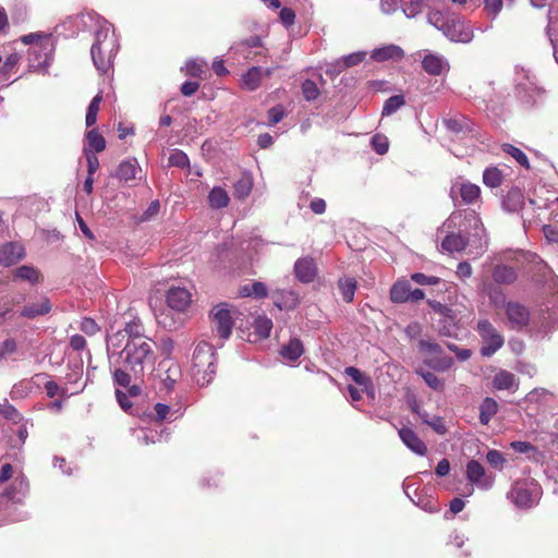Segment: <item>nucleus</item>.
<instances>
[{
    "mask_svg": "<svg viewBox=\"0 0 558 558\" xmlns=\"http://www.w3.org/2000/svg\"><path fill=\"white\" fill-rule=\"evenodd\" d=\"M116 368L113 371V380L117 385L121 387H128L131 383V375L129 374V369L125 367L122 368L123 365H114Z\"/></svg>",
    "mask_w": 558,
    "mask_h": 558,
    "instance_id": "a18cd8bd",
    "label": "nucleus"
},
{
    "mask_svg": "<svg viewBox=\"0 0 558 558\" xmlns=\"http://www.w3.org/2000/svg\"><path fill=\"white\" fill-rule=\"evenodd\" d=\"M81 329L86 335L92 336V335H95L99 330V327L93 319L84 318L81 323Z\"/></svg>",
    "mask_w": 558,
    "mask_h": 558,
    "instance_id": "0e129e2a",
    "label": "nucleus"
},
{
    "mask_svg": "<svg viewBox=\"0 0 558 558\" xmlns=\"http://www.w3.org/2000/svg\"><path fill=\"white\" fill-rule=\"evenodd\" d=\"M294 272L300 281L305 283L312 282L317 274L314 259L310 257L298 259L294 264Z\"/></svg>",
    "mask_w": 558,
    "mask_h": 558,
    "instance_id": "a211bd4d",
    "label": "nucleus"
},
{
    "mask_svg": "<svg viewBox=\"0 0 558 558\" xmlns=\"http://www.w3.org/2000/svg\"><path fill=\"white\" fill-rule=\"evenodd\" d=\"M213 324L222 339H228L232 332L233 320L227 304H219L211 311Z\"/></svg>",
    "mask_w": 558,
    "mask_h": 558,
    "instance_id": "9d476101",
    "label": "nucleus"
},
{
    "mask_svg": "<svg viewBox=\"0 0 558 558\" xmlns=\"http://www.w3.org/2000/svg\"><path fill=\"white\" fill-rule=\"evenodd\" d=\"M54 47L50 36L32 46L28 50L29 70L38 71L47 69L52 60Z\"/></svg>",
    "mask_w": 558,
    "mask_h": 558,
    "instance_id": "423d86ee",
    "label": "nucleus"
},
{
    "mask_svg": "<svg viewBox=\"0 0 558 558\" xmlns=\"http://www.w3.org/2000/svg\"><path fill=\"white\" fill-rule=\"evenodd\" d=\"M484 5L488 14L496 17L502 9V0H484Z\"/></svg>",
    "mask_w": 558,
    "mask_h": 558,
    "instance_id": "052dcab7",
    "label": "nucleus"
},
{
    "mask_svg": "<svg viewBox=\"0 0 558 558\" xmlns=\"http://www.w3.org/2000/svg\"><path fill=\"white\" fill-rule=\"evenodd\" d=\"M101 100H102V96L99 93L90 101V104L87 108V113H86V120H85L86 126H92L96 123L97 114L99 111V106H100Z\"/></svg>",
    "mask_w": 558,
    "mask_h": 558,
    "instance_id": "ea45409f",
    "label": "nucleus"
},
{
    "mask_svg": "<svg viewBox=\"0 0 558 558\" xmlns=\"http://www.w3.org/2000/svg\"><path fill=\"white\" fill-rule=\"evenodd\" d=\"M504 208L509 213H517L524 205V196L519 189L510 190L504 198Z\"/></svg>",
    "mask_w": 558,
    "mask_h": 558,
    "instance_id": "4be33fe9",
    "label": "nucleus"
},
{
    "mask_svg": "<svg viewBox=\"0 0 558 558\" xmlns=\"http://www.w3.org/2000/svg\"><path fill=\"white\" fill-rule=\"evenodd\" d=\"M542 496L539 484L531 477L522 478L512 485L507 497L521 509H529L536 506Z\"/></svg>",
    "mask_w": 558,
    "mask_h": 558,
    "instance_id": "20e7f679",
    "label": "nucleus"
},
{
    "mask_svg": "<svg viewBox=\"0 0 558 558\" xmlns=\"http://www.w3.org/2000/svg\"><path fill=\"white\" fill-rule=\"evenodd\" d=\"M402 0H380V9L385 14H391L397 11Z\"/></svg>",
    "mask_w": 558,
    "mask_h": 558,
    "instance_id": "e2e57ef3",
    "label": "nucleus"
},
{
    "mask_svg": "<svg viewBox=\"0 0 558 558\" xmlns=\"http://www.w3.org/2000/svg\"><path fill=\"white\" fill-rule=\"evenodd\" d=\"M411 284L407 280L397 281L390 289V300L393 303H404L409 301Z\"/></svg>",
    "mask_w": 558,
    "mask_h": 558,
    "instance_id": "b1692460",
    "label": "nucleus"
},
{
    "mask_svg": "<svg viewBox=\"0 0 558 558\" xmlns=\"http://www.w3.org/2000/svg\"><path fill=\"white\" fill-rule=\"evenodd\" d=\"M507 324L511 329L521 330L529 326L531 319L530 310L519 302L505 303Z\"/></svg>",
    "mask_w": 558,
    "mask_h": 558,
    "instance_id": "0eeeda50",
    "label": "nucleus"
},
{
    "mask_svg": "<svg viewBox=\"0 0 558 558\" xmlns=\"http://www.w3.org/2000/svg\"><path fill=\"white\" fill-rule=\"evenodd\" d=\"M465 475L470 483L481 489H489L493 486L494 477L487 474L484 466L476 460L468 462Z\"/></svg>",
    "mask_w": 558,
    "mask_h": 558,
    "instance_id": "f8f14e48",
    "label": "nucleus"
},
{
    "mask_svg": "<svg viewBox=\"0 0 558 558\" xmlns=\"http://www.w3.org/2000/svg\"><path fill=\"white\" fill-rule=\"evenodd\" d=\"M502 150L505 153H507L508 155H510L511 157H513L524 168L530 167L529 159H527L526 155L521 149H519L510 144H505L502 146Z\"/></svg>",
    "mask_w": 558,
    "mask_h": 558,
    "instance_id": "c03bdc74",
    "label": "nucleus"
},
{
    "mask_svg": "<svg viewBox=\"0 0 558 558\" xmlns=\"http://www.w3.org/2000/svg\"><path fill=\"white\" fill-rule=\"evenodd\" d=\"M192 295L185 288H170L167 292V304L175 312H184L191 304Z\"/></svg>",
    "mask_w": 558,
    "mask_h": 558,
    "instance_id": "2eb2a0df",
    "label": "nucleus"
},
{
    "mask_svg": "<svg viewBox=\"0 0 558 558\" xmlns=\"http://www.w3.org/2000/svg\"><path fill=\"white\" fill-rule=\"evenodd\" d=\"M424 423L432 427L439 435L447 433L446 423L440 416H432L430 420H424Z\"/></svg>",
    "mask_w": 558,
    "mask_h": 558,
    "instance_id": "603ef678",
    "label": "nucleus"
},
{
    "mask_svg": "<svg viewBox=\"0 0 558 558\" xmlns=\"http://www.w3.org/2000/svg\"><path fill=\"white\" fill-rule=\"evenodd\" d=\"M493 386L498 390H517L519 387L518 379L514 374L500 369L493 378Z\"/></svg>",
    "mask_w": 558,
    "mask_h": 558,
    "instance_id": "412c9836",
    "label": "nucleus"
},
{
    "mask_svg": "<svg viewBox=\"0 0 558 558\" xmlns=\"http://www.w3.org/2000/svg\"><path fill=\"white\" fill-rule=\"evenodd\" d=\"M502 181L504 174L497 167H489L483 173V182L490 189L500 186Z\"/></svg>",
    "mask_w": 558,
    "mask_h": 558,
    "instance_id": "f704fd0d",
    "label": "nucleus"
},
{
    "mask_svg": "<svg viewBox=\"0 0 558 558\" xmlns=\"http://www.w3.org/2000/svg\"><path fill=\"white\" fill-rule=\"evenodd\" d=\"M116 333H124L125 340L135 338H146L143 336V327L140 320H132L125 324L122 330H118ZM126 341H124L125 343Z\"/></svg>",
    "mask_w": 558,
    "mask_h": 558,
    "instance_id": "4c0bfd02",
    "label": "nucleus"
},
{
    "mask_svg": "<svg viewBox=\"0 0 558 558\" xmlns=\"http://www.w3.org/2000/svg\"><path fill=\"white\" fill-rule=\"evenodd\" d=\"M399 436L402 442L414 453L425 456L427 452L426 445L420 439L416 433L408 427L399 429Z\"/></svg>",
    "mask_w": 558,
    "mask_h": 558,
    "instance_id": "6ab92c4d",
    "label": "nucleus"
},
{
    "mask_svg": "<svg viewBox=\"0 0 558 558\" xmlns=\"http://www.w3.org/2000/svg\"><path fill=\"white\" fill-rule=\"evenodd\" d=\"M544 235L549 242H558V227L550 225L544 226Z\"/></svg>",
    "mask_w": 558,
    "mask_h": 558,
    "instance_id": "774afa93",
    "label": "nucleus"
},
{
    "mask_svg": "<svg viewBox=\"0 0 558 558\" xmlns=\"http://www.w3.org/2000/svg\"><path fill=\"white\" fill-rule=\"evenodd\" d=\"M366 52L359 51L351 54H348L343 57L341 60L337 62L338 72H341L342 70L356 65L361 63L365 59Z\"/></svg>",
    "mask_w": 558,
    "mask_h": 558,
    "instance_id": "58836bf2",
    "label": "nucleus"
},
{
    "mask_svg": "<svg viewBox=\"0 0 558 558\" xmlns=\"http://www.w3.org/2000/svg\"><path fill=\"white\" fill-rule=\"evenodd\" d=\"M84 154H85L86 160H87V172H88V175H94V173L99 168L98 158L95 156V154L88 153V149H85Z\"/></svg>",
    "mask_w": 558,
    "mask_h": 558,
    "instance_id": "680f3d73",
    "label": "nucleus"
},
{
    "mask_svg": "<svg viewBox=\"0 0 558 558\" xmlns=\"http://www.w3.org/2000/svg\"><path fill=\"white\" fill-rule=\"evenodd\" d=\"M24 248L17 243H7L0 247V264L10 266L17 263L24 256Z\"/></svg>",
    "mask_w": 558,
    "mask_h": 558,
    "instance_id": "aec40b11",
    "label": "nucleus"
},
{
    "mask_svg": "<svg viewBox=\"0 0 558 558\" xmlns=\"http://www.w3.org/2000/svg\"><path fill=\"white\" fill-rule=\"evenodd\" d=\"M280 354L288 361H296L303 354V344L299 339H291L282 347Z\"/></svg>",
    "mask_w": 558,
    "mask_h": 558,
    "instance_id": "c85d7f7f",
    "label": "nucleus"
},
{
    "mask_svg": "<svg viewBox=\"0 0 558 558\" xmlns=\"http://www.w3.org/2000/svg\"><path fill=\"white\" fill-rule=\"evenodd\" d=\"M253 187V179L250 174L244 173L234 184V196L243 199L247 197Z\"/></svg>",
    "mask_w": 558,
    "mask_h": 558,
    "instance_id": "72a5a7b5",
    "label": "nucleus"
},
{
    "mask_svg": "<svg viewBox=\"0 0 558 558\" xmlns=\"http://www.w3.org/2000/svg\"><path fill=\"white\" fill-rule=\"evenodd\" d=\"M169 163L174 167L184 168L189 165V158L183 151L174 150L169 157Z\"/></svg>",
    "mask_w": 558,
    "mask_h": 558,
    "instance_id": "3c124183",
    "label": "nucleus"
},
{
    "mask_svg": "<svg viewBox=\"0 0 558 558\" xmlns=\"http://www.w3.org/2000/svg\"><path fill=\"white\" fill-rule=\"evenodd\" d=\"M230 202L228 192L221 186H215L208 195V203L213 209H221Z\"/></svg>",
    "mask_w": 558,
    "mask_h": 558,
    "instance_id": "a878e982",
    "label": "nucleus"
},
{
    "mask_svg": "<svg viewBox=\"0 0 558 558\" xmlns=\"http://www.w3.org/2000/svg\"><path fill=\"white\" fill-rule=\"evenodd\" d=\"M302 92L306 100H314L318 97L319 90L313 81L306 80L302 85Z\"/></svg>",
    "mask_w": 558,
    "mask_h": 558,
    "instance_id": "09e8293b",
    "label": "nucleus"
},
{
    "mask_svg": "<svg viewBox=\"0 0 558 558\" xmlns=\"http://www.w3.org/2000/svg\"><path fill=\"white\" fill-rule=\"evenodd\" d=\"M476 330L482 340L481 354L483 356L494 355L504 345V336L489 320H480Z\"/></svg>",
    "mask_w": 558,
    "mask_h": 558,
    "instance_id": "39448f33",
    "label": "nucleus"
},
{
    "mask_svg": "<svg viewBox=\"0 0 558 558\" xmlns=\"http://www.w3.org/2000/svg\"><path fill=\"white\" fill-rule=\"evenodd\" d=\"M424 379V381L427 384L428 387L432 389L438 390L442 387V381L433 373L430 372H417Z\"/></svg>",
    "mask_w": 558,
    "mask_h": 558,
    "instance_id": "5fc2aeb1",
    "label": "nucleus"
},
{
    "mask_svg": "<svg viewBox=\"0 0 558 558\" xmlns=\"http://www.w3.org/2000/svg\"><path fill=\"white\" fill-rule=\"evenodd\" d=\"M493 278L497 283L511 284L517 280V272L509 266H497L493 271Z\"/></svg>",
    "mask_w": 558,
    "mask_h": 558,
    "instance_id": "c756f323",
    "label": "nucleus"
},
{
    "mask_svg": "<svg viewBox=\"0 0 558 558\" xmlns=\"http://www.w3.org/2000/svg\"><path fill=\"white\" fill-rule=\"evenodd\" d=\"M272 322L266 316H258L254 320L255 332L262 337L267 338L270 335Z\"/></svg>",
    "mask_w": 558,
    "mask_h": 558,
    "instance_id": "a19ab883",
    "label": "nucleus"
},
{
    "mask_svg": "<svg viewBox=\"0 0 558 558\" xmlns=\"http://www.w3.org/2000/svg\"><path fill=\"white\" fill-rule=\"evenodd\" d=\"M106 148V141L101 134L98 133L97 130H90L86 134V145L85 149H88V153H100Z\"/></svg>",
    "mask_w": 558,
    "mask_h": 558,
    "instance_id": "cd10ccee",
    "label": "nucleus"
},
{
    "mask_svg": "<svg viewBox=\"0 0 558 558\" xmlns=\"http://www.w3.org/2000/svg\"><path fill=\"white\" fill-rule=\"evenodd\" d=\"M514 82L519 95L522 94L526 97L527 101L533 99L534 94L537 92V86L534 77L530 75L529 71H525L524 69L517 71Z\"/></svg>",
    "mask_w": 558,
    "mask_h": 558,
    "instance_id": "dca6fc26",
    "label": "nucleus"
},
{
    "mask_svg": "<svg viewBox=\"0 0 558 558\" xmlns=\"http://www.w3.org/2000/svg\"><path fill=\"white\" fill-rule=\"evenodd\" d=\"M420 350L425 354L436 355L435 357L426 359L425 363L436 371H446L452 365V359L449 356H438L441 348L438 343L430 340H421Z\"/></svg>",
    "mask_w": 558,
    "mask_h": 558,
    "instance_id": "1a4fd4ad",
    "label": "nucleus"
},
{
    "mask_svg": "<svg viewBox=\"0 0 558 558\" xmlns=\"http://www.w3.org/2000/svg\"><path fill=\"white\" fill-rule=\"evenodd\" d=\"M345 374L352 378L354 383H356L360 386H367L369 383V379L362 373L360 369L355 367H347Z\"/></svg>",
    "mask_w": 558,
    "mask_h": 558,
    "instance_id": "8fccbe9b",
    "label": "nucleus"
},
{
    "mask_svg": "<svg viewBox=\"0 0 558 558\" xmlns=\"http://www.w3.org/2000/svg\"><path fill=\"white\" fill-rule=\"evenodd\" d=\"M206 62L204 60H189L185 63V74L194 77H202L205 73Z\"/></svg>",
    "mask_w": 558,
    "mask_h": 558,
    "instance_id": "79ce46f5",
    "label": "nucleus"
},
{
    "mask_svg": "<svg viewBox=\"0 0 558 558\" xmlns=\"http://www.w3.org/2000/svg\"><path fill=\"white\" fill-rule=\"evenodd\" d=\"M17 345L14 339H5L0 344V359H5L9 355H12L13 353H15Z\"/></svg>",
    "mask_w": 558,
    "mask_h": 558,
    "instance_id": "6e6d98bb",
    "label": "nucleus"
},
{
    "mask_svg": "<svg viewBox=\"0 0 558 558\" xmlns=\"http://www.w3.org/2000/svg\"><path fill=\"white\" fill-rule=\"evenodd\" d=\"M422 68L429 75L438 76L447 73L450 65L442 54L427 50L422 58Z\"/></svg>",
    "mask_w": 558,
    "mask_h": 558,
    "instance_id": "ddd939ff",
    "label": "nucleus"
},
{
    "mask_svg": "<svg viewBox=\"0 0 558 558\" xmlns=\"http://www.w3.org/2000/svg\"><path fill=\"white\" fill-rule=\"evenodd\" d=\"M404 105V98L401 95H395L385 101L383 107V116H390L395 113Z\"/></svg>",
    "mask_w": 558,
    "mask_h": 558,
    "instance_id": "37998d69",
    "label": "nucleus"
},
{
    "mask_svg": "<svg viewBox=\"0 0 558 558\" xmlns=\"http://www.w3.org/2000/svg\"><path fill=\"white\" fill-rule=\"evenodd\" d=\"M20 62V56L17 53H11L4 61L1 70V75L7 76Z\"/></svg>",
    "mask_w": 558,
    "mask_h": 558,
    "instance_id": "bf43d9fd",
    "label": "nucleus"
},
{
    "mask_svg": "<svg viewBox=\"0 0 558 558\" xmlns=\"http://www.w3.org/2000/svg\"><path fill=\"white\" fill-rule=\"evenodd\" d=\"M411 278L414 282L422 284V286H425V284L435 286L439 282V278L434 277V276H426L422 272L413 274Z\"/></svg>",
    "mask_w": 558,
    "mask_h": 558,
    "instance_id": "4d7b16f0",
    "label": "nucleus"
},
{
    "mask_svg": "<svg viewBox=\"0 0 558 558\" xmlns=\"http://www.w3.org/2000/svg\"><path fill=\"white\" fill-rule=\"evenodd\" d=\"M124 333L107 337V353L111 365H123L135 379L142 378L156 360L154 343L148 338L128 339Z\"/></svg>",
    "mask_w": 558,
    "mask_h": 558,
    "instance_id": "f257e3e1",
    "label": "nucleus"
},
{
    "mask_svg": "<svg viewBox=\"0 0 558 558\" xmlns=\"http://www.w3.org/2000/svg\"><path fill=\"white\" fill-rule=\"evenodd\" d=\"M450 196L453 202L460 197L463 204H474L481 196V189L471 182L458 180L451 185Z\"/></svg>",
    "mask_w": 558,
    "mask_h": 558,
    "instance_id": "9b49d317",
    "label": "nucleus"
},
{
    "mask_svg": "<svg viewBox=\"0 0 558 558\" xmlns=\"http://www.w3.org/2000/svg\"><path fill=\"white\" fill-rule=\"evenodd\" d=\"M28 436L26 425L22 424L19 426L16 430V437H11L9 439V444L12 448H20L24 445L26 438Z\"/></svg>",
    "mask_w": 558,
    "mask_h": 558,
    "instance_id": "de8ad7c7",
    "label": "nucleus"
},
{
    "mask_svg": "<svg viewBox=\"0 0 558 558\" xmlns=\"http://www.w3.org/2000/svg\"><path fill=\"white\" fill-rule=\"evenodd\" d=\"M372 146L377 154L384 155L389 148L388 138L385 135L376 134L372 138Z\"/></svg>",
    "mask_w": 558,
    "mask_h": 558,
    "instance_id": "49530a36",
    "label": "nucleus"
},
{
    "mask_svg": "<svg viewBox=\"0 0 558 558\" xmlns=\"http://www.w3.org/2000/svg\"><path fill=\"white\" fill-rule=\"evenodd\" d=\"M486 460L492 466L496 469H502V465L505 463V458L502 453L495 449H492L487 452Z\"/></svg>",
    "mask_w": 558,
    "mask_h": 558,
    "instance_id": "864d4df0",
    "label": "nucleus"
},
{
    "mask_svg": "<svg viewBox=\"0 0 558 558\" xmlns=\"http://www.w3.org/2000/svg\"><path fill=\"white\" fill-rule=\"evenodd\" d=\"M441 246L444 250L450 253L460 252L465 248L466 241L464 236H462L461 234L451 233L444 239Z\"/></svg>",
    "mask_w": 558,
    "mask_h": 558,
    "instance_id": "2f4dec72",
    "label": "nucleus"
},
{
    "mask_svg": "<svg viewBox=\"0 0 558 558\" xmlns=\"http://www.w3.org/2000/svg\"><path fill=\"white\" fill-rule=\"evenodd\" d=\"M141 169L138 167V163L136 159H129L125 161H122L117 170V177L120 180H123L125 182L133 180L136 178L137 172H140Z\"/></svg>",
    "mask_w": 558,
    "mask_h": 558,
    "instance_id": "393cba45",
    "label": "nucleus"
},
{
    "mask_svg": "<svg viewBox=\"0 0 558 558\" xmlns=\"http://www.w3.org/2000/svg\"><path fill=\"white\" fill-rule=\"evenodd\" d=\"M51 310V304L48 299L43 298L37 303L29 304L23 308L21 315L26 318H35L45 315Z\"/></svg>",
    "mask_w": 558,
    "mask_h": 558,
    "instance_id": "5701e85b",
    "label": "nucleus"
},
{
    "mask_svg": "<svg viewBox=\"0 0 558 558\" xmlns=\"http://www.w3.org/2000/svg\"><path fill=\"white\" fill-rule=\"evenodd\" d=\"M263 76V70L258 66H252L243 76V87L248 90H255L260 84Z\"/></svg>",
    "mask_w": 558,
    "mask_h": 558,
    "instance_id": "7c9ffc66",
    "label": "nucleus"
},
{
    "mask_svg": "<svg viewBox=\"0 0 558 558\" xmlns=\"http://www.w3.org/2000/svg\"><path fill=\"white\" fill-rule=\"evenodd\" d=\"M279 16H280V21L286 26H291L295 20V14H294L293 10H291L289 8L281 9Z\"/></svg>",
    "mask_w": 558,
    "mask_h": 558,
    "instance_id": "69168bd1",
    "label": "nucleus"
},
{
    "mask_svg": "<svg viewBox=\"0 0 558 558\" xmlns=\"http://www.w3.org/2000/svg\"><path fill=\"white\" fill-rule=\"evenodd\" d=\"M445 35L452 41L468 44L473 39V31L462 20H451Z\"/></svg>",
    "mask_w": 558,
    "mask_h": 558,
    "instance_id": "4468645a",
    "label": "nucleus"
},
{
    "mask_svg": "<svg viewBox=\"0 0 558 558\" xmlns=\"http://www.w3.org/2000/svg\"><path fill=\"white\" fill-rule=\"evenodd\" d=\"M96 26L90 56L97 71L106 74L112 69L113 59L119 50V43L109 22L98 19Z\"/></svg>",
    "mask_w": 558,
    "mask_h": 558,
    "instance_id": "f03ea898",
    "label": "nucleus"
},
{
    "mask_svg": "<svg viewBox=\"0 0 558 558\" xmlns=\"http://www.w3.org/2000/svg\"><path fill=\"white\" fill-rule=\"evenodd\" d=\"M283 109L281 107H274L268 111L269 124H276L283 118Z\"/></svg>",
    "mask_w": 558,
    "mask_h": 558,
    "instance_id": "338daca9",
    "label": "nucleus"
},
{
    "mask_svg": "<svg viewBox=\"0 0 558 558\" xmlns=\"http://www.w3.org/2000/svg\"><path fill=\"white\" fill-rule=\"evenodd\" d=\"M216 357L208 343H199L193 353L191 373L197 385H208L215 374Z\"/></svg>",
    "mask_w": 558,
    "mask_h": 558,
    "instance_id": "7ed1b4c3",
    "label": "nucleus"
},
{
    "mask_svg": "<svg viewBox=\"0 0 558 558\" xmlns=\"http://www.w3.org/2000/svg\"><path fill=\"white\" fill-rule=\"evenodd\" d=\"M14 276L17 279L28 281L31 283H36L40 280L39 271L32 266H21L14 270Z\"/></svg>",
    "mask_w": 558,
    "mask_h": 558,
    "instance_id": "c9c22d12",
    "label": "nucleus"
},
{
    "mask_svg": "<svg viewBox=\"0 0 558 558\" xmlns=\"http://www.w3.org/2000/svg\"><path fill=\"white\" fill-rule=\"evenodd\" d=\"M404 57L403 49L395 44L376 48L372 51L371 58L376 62L399 61Z\"/></svg>",
    "mask_w": 558,
    "mask_h": 558,
    "instance_id": "f3484780",
    "label": "nucleus"
},
{
    "mask_svg": "<svg viewBox=\"0 0 558 558\" xmlns=\"http://www.w3.org/2000/svg\"><path fill=\"white\" fill-rule=\"evenodd\" d=\"M338 287L342 299L348 303L352 302L357 287L356 280L351 277L341 278L339 279Z\"/></svg>",
    "mask_w": 558,
    "mask_h": 558,
    "instance_id": "473e14b6",
    "label": "nucleus"
},
{
    "mask_svg": "<svg viewBox=\"0 0 558 558\" xmlns=\"http://www.w3.org/2000/svg\"><path fill=\"white\" fill-rule=\"evenodd\" d=\"M497 412V401L489 397L485 398L480 405V422L483 425H487Z\"/></svg>",
    "mask_w": 558,
    "mask_h": 558,
    "instance_id": "bb28decb",
    "label": "nucleus"
},
{
    "mask_svg": "<svg viewBox=\"0 0 558 558\" xmlns=\"http://www.w3.org/2000/svg\"><path fill=\"white\" fill-rule=\"evenodd\" d=\"M158 377L160 378V390L170 392L181 377L180 365L171 359H165L159 363Z\"/></svg>",
    "mask_w": 558,
    "mask_h": 558,
    "instance_id": "6e6552de",
    "label": "nucleus"
},
{
    "mask_svg": "<svg viewBox=\"0 0 558 558\" xmlns=\"http://www.w3.org/2000/svg\"><path fill=\"white\" fill-rule=\"evenodd\" d=\"M427 21L445 34V28L448 27L451 20H449L441 11L432 9L427 14Z\"/></svg>",
    "mask_w": 558,
    "mask_h": 558,
    "instance_id": "e433bc0d",
    "label": "nucleus"
},
{
    "mask_svg": "<svg viewBox=\"0 0 558 558\" xmlns=\"http://www.w3.org/2000/svg\"><path fill=\"white\" fill-rule=\"evenodd\" d=\"M0 413L14 423H19L21 421V415L17 413L14 407L10 404H0Z\"/></svg>",
    "mask_w": 558,
    "mask_h": 558,
    "instance_id": "13d9d810",
    "label": "nucleus"
}]
</instances>
